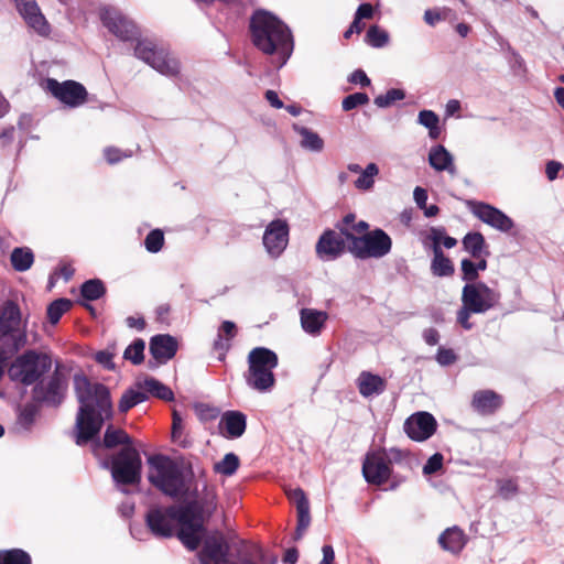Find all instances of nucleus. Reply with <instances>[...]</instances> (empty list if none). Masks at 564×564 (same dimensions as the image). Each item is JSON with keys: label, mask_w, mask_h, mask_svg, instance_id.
I'll list each match as a JSON object with an SVG mask.
<instances>
[{"label": "nucleus", "mask_w": 564, "mask_h": 564, "mask_svg": "<svg viewBox=\"0 0 564 564\" xmlns=\"http://www.w3.org/2000/svg\"><path fill=\"white\" fill-rule=\"evenodd\" d=\"M74 387L79 402L75 424L76 444L84 445L93 441L104 422L112 416V403L108 389L104 384L90 382L85 376L76 375Z\"/></svg>", "instance_id": "f257e3e1"}, {"label": "nucleus", "mask_w": 564, "mask_h": 564, "mask_svg": "<svg viewBox=\"0 0 564 564\" xmlns=\"http://www.w3.org/2000/svg\"><path fill=\"white\" fill-rule=\"evenodd\" d=\"M251 39L262 53L274 55L278 67H282L293 52V40L289 28L267 11H257L250 21Z\"/></svg>", "instance_id": "f03ea898"}, {"label": "nucleus", "mask_w": 564, "mask_h": 564, "mask_svg": "<svg viewBox=\"0 0 564 564\" xmlns=\"http://www.w3.org/2000/svg\"><path fill=\"white\" fill-rule=\"evenodd\" d=\"M147 524L154 535L169 538L178 529V539L191 551L199 545V522L191 523L182 507H154L147 513Z\"/></svg>", "instance_id": "7ed1b4c3"}, {"label": "nucleus", "mask_w": 564, "mask_h": 564, "mask_svg": "<svg viewBox=\"0 0 564 564\" xmlns=\"http://www.w3.org/2000/svg\"><path fill=\"white\" fill-rule=\"evenodd\" d=\"M150 482L164 495L182 499L189 495L193 476L171 458L155 455L148 458Z\"/></svg>", "instance_id": "20e7f679"}, {"label": "nucleus", "mask_w": 564, "mask_h": 564, "mask_svg": "<svg viewBox=\"0 0 564 564\" xmlns=\"http://www.w3.org/2000/svg\"><path fill=\"white\" fill-rule=\"evenodd\" d=\"M104 445L112 448L124 445L112 460L111 474L116 482L131 485L140 481L141 457L139 452L131 446L129 435L120 429L108 426L104 436Z\"/></svg>", "instance_id": "39448f33"}, {"label": "nucleus", "mask_w": 564, "mask_h": 564, "mask_svg": "<svg viewBox=\"0 0 564 564\" xmlns=\"http://www.w3.org/2000/svg\"><path fill=\"white\" fill-rule=\"evenodd\" d=\"M278 366V356L274 351L264 348H253L248 355V370L245 380L249 388L260 393L272 391L275 386L273 370Z\"/></svg>", "instance_id": "423d86ee"}, {"label": "nucleus", "mask_w": 564, "mask_h": 564, "mask_svg": "<svg viewBox=\"0 0 564 564\" xmlns=\"http://www.w3.org/2000/svg\"><path fill=\"white\" fill-rule=\"evenodd\" d=\"M199 482L196 481L195 486L191 482L189 495L182 499L188 500L185 507H182L184 512L188 514L191 523L199 522V540L204 532V521L212 517L217 508V496L215 489L209 487L206 481H202V490L198 491Z\"/></svg>", "instance_id": "0eeeda50"}, {"label": "nucleus", "mask_w": 564, "mask_h": 564, "mask_svg": "<svg viewBox=\"0 0 564 564\" xmlns=\"http://www.w3.org/2000/svg\"><path fill=\"white\" fill-rule=\"evenodd\" d=\"M349 241V251L359 259L382 258L388 254L392 247L391 238L381 229H376L356 237L346 234Z\"/></svg>", "instance_id": "6e6552de"}, {"label": "nucleus", "mask_w": 564, "mask_h": 564, "mask_svg": "<svg viewBox=\"0 0 564 564\" xmlns=\"http://www.w3.org/2000/svg\"><path fill=\"white\" fill-rule=\"evenodd\" d=\"M50 368L51 359L47 355L28 351L11 365L9 376L13 381L31 384Z\"/></svg>", "instance_id": "1a4fd4ad"}, {"label": "nucleus", "mask_w": 564, "mask_h": 564, "mask_svg": "<svg viewBox=\"0 0 564 564\" xmlns=\"http://www.w3.org/2000/svg\"><path fill=\"white\" fill-rule=\"evenodd\" d=\"M134 54L138 58L149 64L153 69L165 76H174L178 73V62L164 48L158 47L150 40L139 41Z\"/></svg>", "instance_id": "9d476101"}, {"label": "nucleus", "mask_w": 564, "mask_h": 564, "mask_svg": "<svg viewBox=\"0 0 564 564\" xmlns=\"http://www.w3.org/2000/svg\"><path fill=\"white\" fill-rule=\"evenodd\" d=\"M500 294L482 282L467 283L462 291V303L467 305L474 314H481L498 304Z\"/></svg>", "instance_id": "9b49d317"}, {"label": "nucleus", "mask_w": 564, "mask_h": 564, "mask_svg": "<svg viewBox=\"0 0 564 564\" xmlns=\"http://www.w3.org/2000/svg\"><path fill=\"white\" fill-rule=\"evenodd\" d=\"M0 334L4 343L11 344V350L20 349L26 341V335L21 327L20 310L13 303H8L0 313Z\"/></svg>", "instance_id": "f8f14e48"}, {"label": "nucleus", "mask_w": 564, "mask_h": 564, "mask_svg": "<svg viewBox=\"0 0 564 564\" xmlns=\"http://www.w3.org/2000/svg\"><path fill=\"white\" fill-rule=\"evenodd\" d=\"M102 25L121 41H133L139 36L137 25L127 19L118 9L102 7L99 10Z\"/></svg>", "instance_id": "ddd939ff"}, {"label": "nucleus", "mask_w": 564, "mask_h": 564, "mask_svg": "<svg viewBox=\"0 0 564 564\" xmlns=\"http://www.w3.org/2000/svg\"><path fill=\"white\" fill-rule=\"evenodd\" d=\"M44 88L56 99L70 108L79 107L87 100L86 88L75 80L59 83L54 78H47L44 83Z\"/></svg>", "instance_id": "4468645a"}, {"label": "nucleus", "mask_w": 564, "mask_h": 564, "mask_svg": "<svg viewBox=\"0 0 564 564\" xmlns=\"http://www.w3.org/2000/svg\"><path fill=\"white\" fill-rule=\"evenodd\" d=\"M262 240L270 257H280L289 243V225L286 220H272L267 226Z\"/></svg>", "instance_id": "2eb2a0df"}, {"label": "nucleus", "mask_w": 564, "mask_h": 564, "mask_svg": "<svg viewBox=\"0 0 564 564\" xmlns=\"http://www.w3.org/2000/svg\"><path fill=\"white\" fill-rule=\"evenodd\" d=\"M26 25L41 36L51 33V25L42 13L36 0H13Z\"/></svg>", "instance_id": "dca6fc26"}, {"label": "nucleus", "mask_w": 564, "mask_h": 564, "mask_svg": "<svg viewBox=\"0 0 564 564\" xmlns=\"http://www.w3.org/2000/svg\"><path fill=\"white\" fill-rule=\"evenodd\" d=\"M347 230L336 232L333 230L325 231L317 241L316 253L325 261L334 260L344 253L346 246L349 247L347 240Z\"/></svg>", "instance_id": "f3484780"}, {"label": "nucleus", "mask_w": 564, "mask_h": 564, "mask_svg": "<svg viewBox=\"0 0 564 564\" xmlns=\"http://www.w3.org/2000/svg\"><path fill=\"white\" fill-rule=\"evenodd\" d=\"M362 474L370 484H384L391 474L386 453L382 451L369 453L362 465Z\"/></svg>", "instance_id": "a211bd4d"}, {"label": "nucleus", "mask_w": 564, "mask_h": 564, "mask_svg": "<svg viewBox=\"0 0 564 564\" xmlns=\"http://www.w3.org/2000/svg\"><path fill=\"white\" fill-rule=\"evenodd\" d=\"M229 545L220 533L208 535L202 551L199 552V561L202 564H234L227 558Z\"/></svg>", "instance_id": "6ab92c4d"}, {"label": "nucleus", "mask_w": 564, "mask_h": 564, "mask_svg": "<svg viewBox=\"0 0 564 564\" xmlns=\"http://www.w3.org/2000/svg\"><path fill=\"white\" fill-rule=\"evenodd\" d=\"M436 420L427 412L412 414L404 423V431L410 438L422 442L430 438L436 431Z\"/></svg>", "instance_id": "aec40b11"}, {"label": "nucleus", "mask_w": 564, "mask_h": 564, "mask_svg": "<svg viewBox=\"0 0 564 564\" xmlns=\"http://www.w3.org/2000/svg\"><path fill=\"white\" fill-rule=\"evenodd\" d=\"M471 212L481 221L497 230L507 232L513 227L512 219L500 209L491 205L485 203H474L471 205Z\"/></svg>", "instance_id": "412c9836"}, {"label": "nucleus", "mask_w": 564, "mask_h": 564, "mask_svg": "<svg viewBox=\"0 0 564 564\" xmlns=\"http://www.w3.org/2000/svg\"><path fill=\"white\" fill-rule=\"evenodd\" d=\"M219 426L227 437L237 438L246 431L247 417L239 411H227L223 414Z\"/></svg>", "instance_id": "4be33fe9"}, {"label": "nucleus", "mask_w": 564, "mask_h": 564, "mask_svg": "<svg viewBox=\"0 0 564 564\" xmlns=\"http://www.w3.org/2000/svg\"><path fill=\"white\" fill-rule=\"evenodd\" d=\"M177 350L176 340L170 335L154 336L150 343V351L159 362H166Z\"/></svg>", "instance_id": "5701e85b"}, {"label": "nucleus", "mask_w": 564, "mask_h": 564, "mask_svg": "<svg viewBox=\"0 0 564 564\" xmlns=\"http://www.w3.org/2000/svg\"><path fill=\"white\" fill-rule=\"evenodd\" d=\"M502 404V398L492 390H479L474 393L471 405L480 414H492Z\"/></svg>", "instance_id": "b1692460"}, {"label": "nucleus", "mask_w": 564, "mask_h": 564, "mask_svg": "<svg viewBox=\"0 0 564 564\" xmlns=\"http://www.w3.org/2000/svg\"><path fill=\"white\" fill-rule=\"evenodd\" d=\"M301 325L305 333L317 336L321 334L328 315L324 311H317L314 308H303L300 313Z\"/></svg>", "instance_id": "393cba45"}, {"label": "nucleus", "mask_w": 564, "mask_h": 564, "mask_svg": "<svg viewBox=\"0 0 564 564\" xmlns=\"http://www.w3.org/2000/svg\"><path fill=\"white\" fill-rule=\"evenodd\" d=\"M359 393L365 398L381 394L386 389V381L377 375L362 371L357 378Z\"/></svg>", "instance_id": "a878e982"}, {"label": "nucleus", "mask_w": 564, "mask_h": 564, "mask_svg": "<svg viewBox=\"0 0 564 564\" xmlns=\"http://www.w3.org/2000/svg\"><path fill=\"white\" fill-rule=\"evenodd\" d=\"M466 542L465 533L457 527L446 529L438 538L442 549L453 554L460 553Z\"/></svg>", "instance_id": "bb28decb"}, {"label": "nucleus", "mask_w": 564, "mask_h": 564, "mask_svg": "<svg viewBox=\"0 0 564 564\" xmlns=\"http://www.w3.org/2000/svg\"><path fill=\"white\" fill-rule=\"evenodd\" d=\"M429 162L431 166L438 172L446 171L452 175L456 173L454 158L443 145L431 148Z\"/></svg>", "instance_id": "cd10ccee"}, {"label": "nucleus", "mask_w": 564, "mask_h": 564, "mask_svg": "<svg viewBox=\"0 0 564 564\" xmlns=\"http://www.w3.org/2000/svg\"><path fill=\"white\" fill-rule=\"evenodd\" d=\"M135 386L137 388L143 390L148 398L152 395L164 401H172L174 399L173 391L154 378H144L142 380H138Z\"/></svg>", "instance_id": "c85d7f7f"}, {"label": "nucleus", "mask_w": 564, "mask_h": 564, "mask_svg": "<svg viewBox=\"0 0 564 564\" xmlns=\"http://www.w3.org/2000/svg\"><path fill=\"white\" fill-rule=\"evenodd\" d=\"M433 259L431 261V272L434 276L445 278L454 274V264L452 260L445 257L441 248H433Z\"/></svg>", "instance_id": "c756f323"}, {"label": "nucleus", "mask_w": 564, "mask_h": 564, "mask_svg": "<svg viewBox=\"0 0 564 564\" xmlns=\"http://www.w3.org/2000/svg\"><path fill=\"white\" fill-rule=\"evenodd\" d=\"M236 325L230 321H225L218 329V335L214 343L215 349L225 354L229 349V341L236 336Z\"/></svg>", "instance_id": "7c9ffc66"}, {"label": "nucleus", "mask_w": 564, "mask_h": 564, "mask_svg": "<svg viewBox=\"0 0 564 564\" xmlns=\"http://www.w3.org/2000/svg\"><path fill=\"white\" fill-rule=\"evenodd\" d=\"M426 239L431 242L432 249L436 247L442 249V246L451 249L457 245V240L447 236L443 227H432L427 232Z\"/></svg>", "instance_id": "2f4dec72"}, {"label": "nucleus", "mask_w": 564, "mask_h": 564, "mask_svg": "<svg viewBox=\"0 0 564 564\" xmlns=\"http://www.w3.org/2000/svg\"><path fill=\"white\" fill-rule=\"evenodd\" d=\"M417 122L429 129V137L436 140L441 135L440 118L432 110H422L419 112Z\"/></svg>", "instance_id": "473e14b6"}, {"label": "nucleus", "mask_w": 564, "mask_h": 564, "mask_svg": "<svg viewBox=\"0 0 564 564\" xmlns=\"http://www.w3.org/2000/svg\"><path fill=\"white\" fill-rule=\"evenodd\" d=\"M296 130L301 135L302 148L313 152H321L323 150L324 141L316 132L304 127L297 128Z\"/></svg>", "instance_id": "72a5a7b5"}, {"label": "nucleus", "mask_w": 564, "mask_h": 564, "mask_svg": "<svg viewBox=\"0 0 564 564\" xmlns=\"http://www.w3.org/2000/svg\"><path fill=\"white\" fill-rule=\"evenodd\" d=\"M33 261L34 256L29 248H15L11 253V263L17 271H26Z\"/></svg>", "instance_id": "f704fd0d"}, {"label": "nucleus", "mask_w": 564, "mask_h": 564, "mask_svg": "<svg viewBox=\"0 0 564 564\" xmlns=\"http://www.w3.org/2000/svg\"><path fill=\"white\" fill-rule=\"evenodd\" d=\"M464 249L474 258H480L485 248V238L480 232H469L463 239Z\"/></svg>", "instance_id": "c9c22d12"}, {"label": "nucleus", "mask_w": 564, "mask_h": 564, "mask_svg": "<svg viewBox=\"0 0 564 564\" xmlns=\"http://www.w3.org/2000/svg\"><path fill=\"white\" fill-rule=\"evenodd\" d=\"M379 174V169L377 164L369 163L366 169L361 172L358 178L355 181V186L361 191H368L372 188L375 184V178Z\"/></svg>", "instance_id": "e433bc0d"}, {"label": "nucleus", "mask_w": 564, "mask_h": 564, "mask_svg": "<svg viewBox=\"0 0 564 564\" xmlns=\"http://www.w3.org/2000/svg\"><path fill=\"white\" fill-rule=\"evenodd\" d=\"M147 399H148L147 393L139 388H137V390H134V389L128 390L122 395V398L119 402V410L121 412H127L128 410H130L134 405L145 401Z\"/></svg>", "instance_id": "4c0bfd02"}, {"label": "nucleus", "mask_w": 564, "mask_h": 564, "mask_svg": "<svg viewBox=\"0 0 564 564\" xmlns=\"http://www.w3.org/2000/svg\"><path fill=\"white\" fill-rule=\"evenodd\" d=\"M239 467V458L234 453H228L224 456V458L215 464V471L225 475L231 476L236 473Z\"/></svg>", "instance_id": "58836bf2"}, {"label": "nucleus", "mask_w": 564, "mask_h": 564, "mask_svg": "<svg viewBox=\"0 0 564 564\" xmlns=\"http://www.w3.org/2000/svg\"><path fill=\"white\" fill-rule=\"evenodd\" d=\"M0 564H31L30 555L19 549L0 552Z\"/></svg>", "instance_id": "ea45409f"}, {"label": "nucleus", "mask_w": 564, "mask_h": 564, "mask_svg": "<svg viewBox=\"0 0 564 564\" xmlns=\"http://www.w3.org/2000/svg\"><path fill=\"white\" fill-rule=\"evenodd\" d=\"M366 42L372 47H383L389 42V34L383 29L372 25L367 32Z\"/></svg>", "instance_id": "a19ab883"}, {"label": "nucleus", "mask_w": 564, "mask_h": 564, "mask_svg": "<svg viewBox=\"0 0 564 564\" xmlns=\"http://www.w3.org/2000/svg\"><path fill=\"white\" fill-rule=\"evenodd\" d=\"M72 306V302L66 299H59L50 304L47 308V317L52 324H56L62 315Z\"/></svg>", "instance_id": "79ce46f5"}, {"label": "nucleus", "mask_w": 564, "mask_h": 564, "mask_svg": "<svg viewBox=\"0 0 564 564\" xmlns=\"http://www.w3.org/2000/svg\"><path fill=\"white\" fill-rule=\"evenodd\" d=\"M405 94L401 89L392 88L383 95H379L375 98V105L379 108H386L391 106L393 102L402 100Z\"/></svg>", "instance_id": "37998d69"}, {"label": "nucleus", "mask_w": 564, "mask_h": 564, "mask_svg": "<svg viewBox=\"0 0 564 564\" xmlns=\"http://www.w3.org/2000/svg\"><path fill=\"white\" fill-rule=\"evenodd\" d=\"M104 292V284L99 280H89L82 286V295L90 301L99 299Z\"/></svg>", "instance_id": "c03bdc74"}, {"label": "nucleus", "mask_w": 564, "mask_h": 564, "mask_svg": "<svg viewBox=\"0 0 564 564\" xmlns=\"http://www.w3.org/2000/svg\"><path fill=\"white\" fill-rule=\"evenodd\" d=\"M452 10L447 7L427 9L424 12V21L430 26H435L438 22L447 19Z\"/></svg>", "instance_id": "a18cd8bd"}, {"label": "nucleus", "mask_w": 564, "mask_h": 564, "mask_svg": "<svg viewBox=\"0 0 564 564\" xmlns=\"http://www.w3.org/2000/svg\"><path fill=\"white\" fill-rule=\"evenodd\" d=\"M144 341L141 339L134 340L124 350V358L132 361L133 364H140L143 360Z\"/></svg>", "instance_id": "49530a36"}, {"label": "nucleus", "mask_w": 564, "mask_h": 564, "mask_svg": "<svg viewBox=\"0 0 564 564\" xmlns=\"http://www.w3.org/2000/svg\"><path fill=\"white\" fill-rule=\"evenodd\" d=\"M164 242L163 232L159 229L152 230L145 238L144 245L148 251L158 252Z\"/></svg>", "instance_id": "de8ad7c7"}, {"label": "nucleus", "mask_w": 564, "mask_h": 564, "mask_svg": "<svg viewBox=\"0 0 564 564\" xmlns=\"http://www.w3.org/2000/svg\"><path fill=\"white\" fill-rule=\"evenodd\" d=\"M285 494L290 501L295 505L296 510L308 508L310 503L301 488H290L285 490Z\"/></svg>", "instance_id": "09e8293b"}, {"label": "nucleus", "mask_w": 564, "mask_h": 564, "mask_svg": "<svg viewBox=\"0 0 564 564\" xmlns=\"http://www.w3.org/2000/svg\"><path fill=\"white\" fill-rule=\"evenodd\" d=\"M368 101L369 98L365 93H355L345 97L341 105L345 111H349L358 106L366 105Z\"/></svg>", "instance_id": "8fccbe9b"}, {"label": "nucleus", "mask_w": 564, "mask_h": 564, "mask_svg": "<svg viewBox=\"0 0 564 564\" xmlns=\"http://www.w3.org/2000/svg\"><path fill=\"white\" fill-rule=\"evenodd\" d=\"M460 267L463 273L462 279L468 283L476 282V279L478 278V271L476 269L475 262L469 259H463Z\"/></svg>", "instance_id": "3c124183"}, {"label": "nucleus", "mask_w": 564, "mask_h": 564, "mask_svg": "<svg viewBox=\"0 0 564 564\" xmlns=\"http://www.w3.org/2000/svg\"><path fill=\"white\" fill-rule=\"evenodd\" d=\"M104 155L109 164H115L120 162L124 158H130L132 155L131 151H121L117 148H106L104 150Z\"/></svg>", "instance_id": "603ef678"}, {"label": "nucleus", "mask_w": 564, "mask_h": 564, "mask_svg": "<svg viewBox=\"0 0 564 564\" xmlns=\"http://www.w3.org/2000/svg\"><path fill=\"white\" fill-rule=\"evenodd\" d=\"M311 523L310 507L297 510V539H300Z\"/></svg>", "instance_id": "864d4df0"}, {"label": "nucleus", "mask_w": 564, "mask_h": 564, "mask_svg": "<svg viewBox=\"0 0 564 564\" xmlns=\"http://www.w3.org/2000/svg\"><path fill=\"white\" fill-rule=\"evenodd\" d=\"M518 492V486L514 480L506 479L499 481V495L505 499L512 498Z\"/></svg>", "instance_id": "5fc2aeb1"}, {"label": "nucleus", "mask_w": 564, "mask_h": 564, "mask_svg": "<svg viewBox=\"0 0 564 564\" xmlns=\"http://www.w3.org/2000/svg\"><path fill=\"white\" fill-rule=\"evenodd\" d=\"M443 459H444L443 455L440 453L432 455L429 458V460L426 462V464L424 465L423 473L425 475H432V474L436 473L437 470H440L442 468Z\"/></svg>", "instance_id": "6e6d98bb"}, {"label": "nucleus", "mask_w": 564, "mask_h": 564, "mask_svg": "<svg viewBox=\"0 0 564 564\" xmlns=\"http://www.w3.org/2000/svg\"><path fill=\"white\" fill-rule=\"evenodd\" d=\"M457 360L454 350L441 347L436 354V361L441 366H449Z\"/></svg>", "instance_id": "4d7b16f0"}, {"label": "nucleus", "mask_w": 564, "mask_h": 564, "mask_svg": "<svg viewBox=\"0 0 564 564\" xmlns=\"http://www.w3.org/2000/svg\"><path fill=\"white\" fill-rule=\"evenodd\" d=\"M474 313L471 308H469L467 305L463 304L459 311L457 312V322L464 327L465 329H470L471 324L469 323V317Z\"/></svg>", "instance_id": "13d9d810"}, {"label": "nucleus", "mask_w": 564, "mask_h": 564, "mask_svg": "<svg viewBox=\"0 0 564 564\" xmlns=\"http://www.w3.org/2000/svg\"><path fill=\"white\" fill-rule=\"evenodd\" d=\"M112 358L113 352L109 350L98 351L95 356V359L107 369H112L115 367Z\"/></svg>", "instance_id": "bf43d9fd"}, {"label": "nucleus", "mask_w": 564, "mask_h": 564, "mask_svg": "<svg viewBox=\"0 0 564 564\" xmlns=\"http://www.w3.org/2000/svg\"><path fill=\"white\" fill-rule=\"evenodd\" d=\"M349 80L354 84H360L361 86H369L370 85V79L368 78V76L366 75V73L361 69H358V70H355Z\"/></svg>", "instance_id": "052dcab7"}, {"label": "nucleus", "mask_w": 564, "mask_h": 564, "mask_svg": "<svg viewBox=\"0 0 564 564\" xmlns=\"http://www.w3.org/2000/svg\"><path fill=\"white\" fill-rule=\"evenodd\" d=\"M413 196H414V200H415L416 205L421 209L425 208V206L427 205L426 204V202H427L426 191L422 187H415V189L413 192Z\"/></svg>", "instance_id": "680f3d73"}, {"label": "nucleus", "mask_w": 564, "mask_h": 564, "mask_svg": "<svg viewBox=\"0 0 564 564\" xmlns=\"http://www.w3.org/2000/svg\"><path fill=\"white\" fill-rule=\"evenodd\" d=\"M373 7L370 3H362L358 7L355 15L361 20L371 19L373 17Z\"/></svg>", "instance_id": "e2e57ef3"}, {"label": "nucleus", "mask_w": 564, "mask_h": 564, "mask_svg": "<svg viewBox=\"0 0 564 564\" xmlns=\"http://www.w3.org/2000/svg\"><path fill=\"white\" fill-rule=\"evenodd\" d=\"M562 169V164L555 161H551L546 164L545 173L550 181H554L557 177L558 172Z\"/></svg>", "instance_id": "0e129e2a"}, {"label": "nucleus", "mask_w": 564, "mask_h": 564, "mask_svg": "<svg viewBox=\"0 0 564 564\" xmlns=\"http://www.w3.org/2000/svg\"><path fill=\"white\" fill-rule=\"evenodd\" d=\"M322 552L323 558L319 564H335V552L332 545H324Z\"/></svg>", "instance_id": "69168bd1"}, {"label": "nucleus", "mask_w": 564, "mask_h": 564, "mask_svg": "<svg viewBox=\"0 0 564 564\" xmlns=\"http://www.w3.org/2000/svg\"><path fill=\"white\" fill-rule=\"evenodd\" d=\"M423 338L427 345L434 346L438 343L440 335L434 328H427L423 332Z\"/></svg>", "instance_id": "338daca9"}, {"label": "nucleus", "mask_w": 564, "mask_h": 564, "mask_svg": "<svg viewBox=\"0 0 564 564\" xmlns=\"http://www.w3.org/2000/svg\"><path fill=\"white\" fill-rule=\"evenodd\" d=\"M265 99L273 108H276V109L283 108V102L280 100L278 94L274 90H267Z\"/></svg>", "instance_id": "774afa93"}]
</instances>
